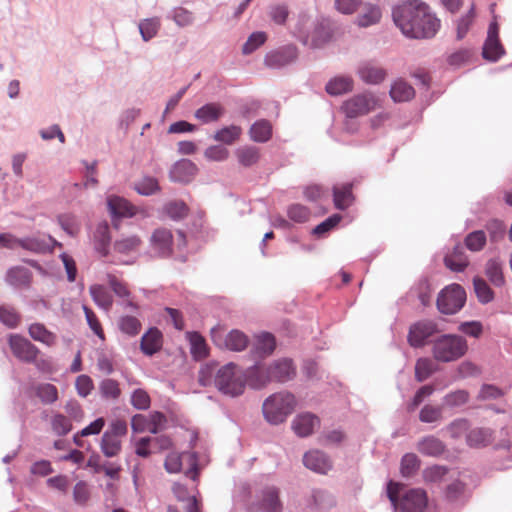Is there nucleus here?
<instances>
[{
  "label": "nucleus",
  "instance_id": "nucleus-1",
  "mask_svg": "<svg viewBox=\"0 0 512 512\" xmlns=\"http://www.w3.org/2000/svg\"><path fill=\"white\" fill-rule=\"evenodd\" d=\"M395 25L403 35L413 39L432 38L440 27V21L421 0H409L392 11Z\"/></svg>",
  "mask_w": 512,
  "mask_h": 512
},
{
  "label": "nucleus",
  "instance_id": "nucleus-2",
  "mask_svg": "<svg viewBox=\"0 0 512 512\" xmlns=\"http://www.w3.org/2000/svg\"><path fill=\"white\" fill-rule=\"evenodd\" d=\"M402 485L390 481L387 486V495L396 510L400 512H423L428 504L425 490L412 488L400 493Z\"/></svg>",
  "mask_w": 512,
  "mask_h": 512
},
{
  "label": "nucleus",
  "instance_id": "nucleus-3",
  "mask_svg": "<svg viewBox=\"0 0 512 512\" xmlns=\"http://www.w3.org/2000/svg\"><path fill=\"white\" fill-rule=\"evenodd\" d=\"M214 384L218 391L226 396H240L246 386L245 373L236 364L228 363L217 370Z\"/></svg>",
  "mask_w": 512,
  "mask_h": 512
},
{
  "label": "nucleus",
  "instance_id": "nucleus-4",
  "mask_svg": "<svg viewBox=\"0 0 512 512\" xmlns=\"http://www.w3.org/2000/svg\"><path fill=\"white\" fill-rule=\"evenodd\" d=\"M296 407L295 396L287 391H281L269 396L263 403L262 410L265 419L274 425L283 423Z\"/></svg>",
  "mask_w": 512,
  "mask_h": 512
},
{
  "label": "nucleus",
  "instance_id": "nucleus-5",
  "mask_svg": "<svg viewBox=\"0 0 512 512\" xmlns=\"http://www.w3.org/2000/svg\"><path fill=\"white\" fill-rule=\"evenodd\" d=\"M466 340L458 335H443L436 339L432 346L434 359L440 362H451L461 358L467 352Z\"/></svg>",
  "mask_w": 512,
  "mask_h": 512
},
{
  "label": "nucleus",
  "instance_id": "nucleus-6",
  "mask_svg": "<svg viewBox=\"0 0 512 512\" xmlns=\"http://www.w3.org/2000/svg\"><path fill=\"white\" fill-rule=\"evenodd\" d=\"M378 106V98L373 93L364 92L344 101L341 110L346 117L357 118L369 114Z\"/></svg>",
  "mask_w": 512,
  "mask_h": 512
},
{
  "label": "nucleus",
  "instance_id": "nucleus-7",
  "mask_svg": "<svg viewBox=\"0 0 512 512\" xmlns=\"http://www.w3.org/2000/svg\"><path fill=\"white\" fill-rule=\"evenodd\" d=\"M210 336L216 346L231 351H243L249 343L248 337L242 331L234 329L226 333L220 325L211 329Z\"/></svg>",
  "mask_w": 512,
  "mask_h": 512
},
{
  "label": "nucleus",
  "instance_id": "nucleus-8",
  "mask_svg": "<svg viewBox=\"0 0 512 512\" xmlns=\"http://www.w3.org/2000/svg\"><path fill=\"white\" fill-rule=\"evenodd\" d=\"M465 301L464 289L458 284H453L441 291L437 298V307L443 314H455L464 306Z\"/></svg>",
  "mask_w": 512,
  "mask_h": 512
},
{
  "label": "nucleus",
  "instance_id": "nucleus-9",
  "mask_svg": "<svg viewBox=\"0 0 512 512\" xmlns=\"http://www.w3.org/2000/svg\"><path fill=\"white\" fill-rule=\"evenodd\" d=\"M186 460L190 464V468L185 472L186 476L192 480H197L199 476V469L197 464V457L194 453L170 452L165 459V469L169 473H178L182 468V461Z\"/></svg>",
  "mask_w": 512,
  "mask_h": 512
},
{
  "label": "nucleus",
  "instance_id": "nucleus-10",
  "mask_svg": "<svg viewBox=\"0 0 512 512\" xmlns=\"http://www.w3.org/2000/svg\"><path fill=\"white\" fill-rule=\"evenodd\" d=\"M8 343L12 354L25 363L35 362L36 357H38L40 353L39 349L34 344L18 334L10 335Z\"/></svg>",
  "mask_w": 512,
  "mask_h": 512
},
{
  "label": "nucleus",
  "instance_id": "nucleus-11",
  "mask_svg": "<svg viewBox=\"0 0 512 512\" xmlns=\"http://www.w3.org/2000/svg\"><path fill=\"white\" fill-rule=\"evenodd\" d=\"M436 331L437 326L434 322L428 320L418 321L409 328L408 343L414 348L423 347L427 339L434 335Z\"/></svg>",
  "mask_w": 512,
  "mask_h": 512
},
{
  "label": "nucleus",
  "instance_id": "nucleus-12",
  "mask_svg": "<svg viewBox=\"0 0 512 512\" xmlns=\"http://www.w3.org/2000/svg\"><path fill=\"white\" fill-rule=\"evenodd\" d=\"M505 50L499 39V25L496 20L490 23L487 38L483 46V57L489 61H497Z\"/></svg>",
  "mask_w": 512,
  "mask_h": 512
},
{
  "label": "nucleus",
  "instance_id": "nucleus-13",
  "mask_svg": "<svg viewBox=\"0 0 512 512\" xmlns=\"http://www.w3.org/2000/svg\"><path fill=\"white\" fill-rule=\"evenodd\" d=\"M150 246L158 257L166 258L173 252V235L167 228H157L150 237Z\"/></svg>",
  "mask_w": 512,
  "mask_h": 512
},
{
  "label": "nucleus",
  "instance_id": "nucleus-14",
  "mask_svg": "<svg viewBox=\"0 0 512 512\" xmlns=\"http://www.w3.org/2000/svg\"><path fill=\"white\" fill-rule=\"evenodd\" d=\"M106 281L113 293L122 300V304L125 307L138 309V305L133 300L132 293L127 282L113 273H107Z\"/></svg>",
  "mask_w": 512,
  "mask_h": 512
},
{
  "label": "nucleus",
  "instance_id": "nucleus-15",
  "mask_svg": "<svg viewBox=\"0 0 512 512\" xmlns=\"http://www.w3.org/2000/svg\"><path fill=\"white\" fill-rule=\"evenodd\" d=\"M55 246L62 247V244L51 236H32L20 239L19 241V247L33 253L50 252Z\"/></svg>",
  "mask_w": 512,
  "mask_h": 512
},
{
  "label": "nucleus",
  "instance_id": "nucleus-16",
  "mask_svg": "<svg viewBox=\"0 0 512 512\" xmlns=\"http://www.w3.org/2000/svg\"><path fill=\"white\" fill-rule=\"evenodd\" d=\"M357 74L363 82L371 85L381 83L387 76L386 70L372 61L361 63L357 69Z\"/></svg>",
  "mask_w": 512,
  "mask_h": 512
},
{
  "label": "nucleus",
  "instance_id": "nucleus-17",
  "mask_svg": "<svg viewBox=\"0 0 512 512\" xmlns=\"http://www.w3.org/2000/svg\"><path fill=\"white\" fill-rule=\"evenodd\" d=\"M141 245L142 240L138 235H123L114 241L113 250L121 257H130L138 253Z\"/></svg>",
  "mask_w": 512,
  "mask_h": 512
},
{
  "label": "nucleus",
  "instance_id": "nucleus-18",
  "mask_svg": "<svg viewBox=\"0 0 512 512\" xmlns=\"http://www.w3.org/2000/svg\"><path fill=\"white\" fill-rule=\"evenodd\" d=\"M320 424L319 418L311 413H302L297 415L292 421V429L299 437L311 435Z\"/></svg>",
  "mask_w": 512,
  "mask_h": 512
},
{
  "label": "nucleus",
  "instance_id": "nucleus-19",
  "mask_svg": "<svg viewBox=\"0 0 512 512\" xmlns=\"http://www.w3.org/2000/svg\"><path fill=\"white\" fill-rule=\"evenodd\" d=\"M162 345L163 335L158 328L153 327L142 336L140 349L145 355L152 356L161 350Z\"/></svg>",
  "mask_w": 512,
  "mask_h": 512
},
{
  "label": "nucleus",
  "instance_id": "nucleus-20",
  "mask_svg": "<svg viewBox=\"0 0 512 512\" xmlns=\"http://www.w3.org/2000/svg\"><path fill=\"white\" fill-rule=\"evenodd\" d=\"M245 373L246 383L254 389H260L265 387L268 383L273 381L271 377L270 366L265 368L263 366L256 365L249 368Z\"/></svg>",
  "mask_w": 512,
  "mask_h": 512
},
{
  "label": "nucleus",
  "instance_id": "nucleus-21",
  "mask_svg": "<svg viewBox=\"0 0 512 512\" xmlns=\"http://www.w3.org/2000/svg\"><path fill=\"white\" fill-rule=\"evenodd\" d=\"M304 465L317 473L326 474L331 469L329 458L319 450L307 452L303 457Z\"/></svg>",
  "mask_w": 512,
  "mask_h": 512
},
{
  "label": "nucleus",
  "instance_id": "nucleus-22",
  "mask_svg": "<svg viewBox=\"0 0 512 512\" xmlns=\"http://www.w3.org/2000/svg\"><path fill=\"white\" fill-rule=\"evenodd\" d=\"M107 206L114 217H132L137 213V208L120 196H109L107 198Z\"/></svg>",
  "mask_w": 512,
  "mask_h": 512
},
{
  "label": "nucleus",
  "instance_id": "nucleus-23",
  "mask_svg": "<svg viewBox=\"0 0 512 512\" xmlns=\"http://www.w3.org/2000/svg\"><path fill=\"white\" fill-rule=\"evenodd\" d=\"M225 113L223 105L217 102L207 103L198 108L194 116L202 124L217 122Z\"/></svg>",
  "mask_w": 512,
  "mask_h": 512
},
{
  "label": "nucleus",
  "instance_id": "nucleus-24",
  "mask_svg": "<svg viewBox=\"0 0 512 512\" xmlns=\"http://www.w3.org/2000/svg\"><path fill=\"white\" fill-rule=\"evenodd\" d=\"M110 242L111 236L108 224L106 222L98 224L93 235V244L101 257L109 255Z\"/></svg>",
  "mask_w": 512,
  "mask_h": 512
},
{
  "label": "nucleus",
  "instance_id": "nucleus-25",
  "mask_svg": "<svg viewBox=\"0 0 512 512\" xmlns=\"http://www.w3.org/2000/svg\"><path fill=\"white\" fill-rule=\"evenodd\" d=\"M259 509L264 512H281L282 503L279 498V490L276 487L265 488L259 500Z\"/></svg>",
  "mask_w": 512,
  "mask_h": 512
},
{
  "label": "nucleus",
  "instance_id": "nucleus-26",
  "mask_svg": "<svg viewBox=\"0 0 512 512\" xmlns=\"http://www.w3.org/2000/svg\"><path fill=\"white\" fill-rule=\"evenodd\" d=\"M493 440V431L484 427L471 429L466 435V443L471 448L486 447L490 445Z\"/></svg>",
  "mask_w": 512,
  "mask_h": 512
},
{
  "label": "nucleus",
  "instance_id": "nucleus-27",
  "mask_svg": "<svg viewBox=\"0 0 512 512\" xmlns=\"http://www.w3.org/2000/svg\"><path fill=\"white\" fill-rule=\"evenodd\" d=\"M273 381L286 382L295 376V367L292 360L280 359L270 365Z\"/></svg>",
  "mask_w": 512,
  "mask_h": 512
},
{
  "label": "nucleus",
  "instance_id": "nucleus-28",
  "mask_svg": "<svg viewBox=\"0 0 512 512\" xmlns=\"http://www.w3.org/2000/svg\"><path fill=\"white\" fill-rule=\"evenodd\" d=\"M196 172L197 167L195 164L190 160L184 159L173 166L170 172V178L175 182L187 183L192 180Z\"/></svg>",
  "mask_w": 512,
  "mask_h": 512
},
{
  "label": "nucleus",
  "instance_id": "nucleus-29",
  "mask_svg": "<svg viewBox=\"0 0 512 512\" xmlns=\"http://www.w3.org/2000/svg\"><path fill=\"white\" fill-rule=\"evenodd\" d=\"M444 263L450 270L462 272L469 265V260L464 252V248L460 244H457L452 252L444 257Z\"/></svg>",
  "mask_w": 512,
  "mask_h": 512
},
{
  "label": "nucleus",
  "instance_id": "nucleus-30",
  "mask_svg": "<svg viewBox=\"0 0 512 512\" xmlns=\"http://www.w3.org/2000/svg\"><path fill=\"white\" fill-rule=\"evenodd\" d=\"M445 449V444L432 435L423 437L417 443V450L426 456L438 457L444 453Z\"/></svg>",
  "mask_w": 512,
  "mask_h": 512
},
{
  "label": "nucleus",
  "instance_id": "nucleus-31",
  "mask_svg": "<svg viewBox=\"0 0 512 512\" xmlns=\"http://www.w3.org/2000/svg\"><path fill=\"white\" fill-rule=\"evenodd\" d=\"M296 58V49L294 47H286L282 50L269 53L265 57V64L271 68L283 67Z\"/></svg>",
  "mask_w": 512,
  "mask_h": 512
},
{
  "label": "nucleus",
  "instance_id": "nucleus-32",
  "mask_svg": "<svg viewBox=\"0 0 512 512\" xmlns=\"http://www.w3.org/2000/svg\"><path fill=\"white\" fill-rule=\"evenodd\" d=\"M354 81L350 76H336L328 81L325 90L329 95L338 96L353 90Z\"/></svg>",
  "mask_w": 512,
  "mask_h": 512
},
{
  "label": "nucleus",
  "instance_id": "nucleus-33",
  "mask_svg": "<svg viewBox=\"0 0 512 512\" xmlns=\"http://www.w3.org/2000/svg\"><path fill=\"white\" fill-rule=\"evenodd\" d=\"M89 293L95 304L108 311L113 305V296L108 289L101 284H93L89 287Z\"/></svg>",
  "mask_w": 512,
  "mask_h": 512
},
{
  "label": "nucleus",
  "instance_id": "nucleus-34",
  "mask_svg": "<svg viewBox=\"0 0 512 512\" xmlns=\"http://www.w3.org/2000/svg\"><path fill=\"white\" fill-rule=\"evenodd\" d=\"M382 12L379 6L374 4H365L363 11L357 17V24L360 27H369L380 22Z\"/></svg>",
  "mask_w": 512,
  "mask_h": 512
},
{
  "label": "nucleus",
  "instance_id": "nucleus-35",
  "mask_svg": "<svg viewBox=\"0 0 512 512\" xmlns=\"http://www.w3.org/2000/svg\"><path fill=\"white\" fill-rule=\"evenodd\" d=\"M390 96L395 102H405L415 96V90L408 82L398 79L391 86Z\"/></svg>",
  "mask_w": 512,
  "mask_h": 512
},
{
  "label": "nucleus",
  "instance_id": "nucleus-36",
  "mask_svg": "<svg viewBox=\"0 0 512 512\" xmlns=\"http://www.w3.org/2000/svg\"><path fill=\"white\" fill-rule=\"evenodd\" d=\"M30 337L38 342H41L49 347L56 344L57 337L54 333L47 330L41 323L31 324L28 328Z\"/></svg>",
  "mask_w": 512,
  "mask_h": 512
},
{
  "label": "nucleus",
  "instance_id": "nucleus-37",
  "mask_svg": "<svg viewBox=\"0 0 512 512\" xmlns=\"http://www.w3.org/2000/svg\"><path fill=\"white\" fill-rule=\"evenodd\" d=\"M334 205L337 209L344 210L353 202L352 184L346 183L341 187L333 188Z\"/></svg>",
  "mask_w": 512,
  "mask_h": 512
},
{
  "label": "nucleus",
  "instance_id": "nucleus-38",
  "mask_svg": "<svg viewBox=\"0 0 512 512\" xmlns=\"http://www.w3.org/2000/svg\"><path fill=\"white\" fill-rule=\"evenodd\" d=\"M7 280L16 287H29L32 281V273L25 267H14L9 270Z\"/></svg>",
  "mask_w": 512,
  "mask_h": 512
},
{
  "label": "nucleus",
  "instance_id": "nucleus-39",
  "mask_svg": "<svg viewBox=\"0 0 512 512\" xmlns=\"http://www.w3.org/2000/svg\"><path fill=\"white\" fill-rule=\"evenodd\" d=\"M35 395L45 404L50 405L59 399L58 389L51 383H39L34 387Z\"/></svg>",
  "mask_w": 512,
  "mask_h": 512
},
{
  "label": "nucleus",
  "instance_id": "nucleus-40",
  "mask_svg": "<svg viewBox=\"0 0 512 512\" xmlns=\"http://www.w3.org/2000/svg\"><path fill=\"white\" fill-rule=\"evenodd\" d=\"M187 338L191 344V354L196 359H204L209 354V349L204 337L198 332H188Z\"/></svg>",
  "mask_w": 512,
  "mask_h": 512
},
{
  "label": "nucleus",
  "instance_id": "nucleus-41",
  "mask_svg": "<svg viewBox=\"0 0 512 512\" xmlns=\"http://www.w3.org/2000/svg\"><path fill=\"white\" fill-rule=\"evenodd\" d=\"M485 274L489 281L496 287L505 284V278L502 270V264L497 259H490L486 263Z\"/></svg>",
  "mask_w": 512,
  "mask_h": 512
},
{
  "label": "nucleus",
  "instance_id": "nucleus-42",
  "mask_svg": "<svg viewBox=\"0 0 512 512\" xmlns=\"http://www.w3.org/2000/svg\"><path fill=\"white\" fill-rule=\"evenodd\" d=\"M250 137L255 142H267L272 136V126L267 120H259L250 128Z\"/></svg>",
  "mask_w": 512,
  "mask_h": 512
},
{
  "label": "nucleus",
  "instance_id": "nucleus-43",
  "mask_svg": "<svg viewBox=\"0 0 512 512\" xmlns=\"http://www.w3.org/2000/svg\"><path fill=\"white\" fill-rule=\"evenodd\" d=\"M100 448L102 453L106 457H115L117 456L122 448V442L120 438L110 435L109 433L103 434L100 442Z\"/></svg>",
  "mask_w": 512,
  "mask_h": 512
},
{
  "label": "nucleus",
  "instance_id": "nucleus-44",
  "mask_svg": "<svg viewBox=\"0 0 512 512\" xmlns=\"http://www.w3.org/2000/svg\"><path fill=\"white\" fill-rule=\"evenodd\" d=\"M235 154L239 163L244 167L256 164L260 158L259 149L253 146L238 148Z\"/></svg>",
  "mask_w": 512,
  "mask_h": 512
},
{
  "label": "nucleus",
  "instance_id": "nucleus-45",
  "mask_svg": "<svg viewBox=\"0 0 512 512\" xmlns=\"http://www.w3.org/2000/svg\"><path fill=\"white\" fill-rule=\"evenodd\" d=\"M52 431L58 436L67 435L72 430L70 418L61 413H54L50 419Z\"/></svg>",
  "mask_w": 512,
  "mask_h": 512
},
{
  "label": "nucleus",
  "instance_id": "nucleus-46",
  "mask_svg": "<svg viewBox=\"0 0 512 512\" xmlns=\"http://www.w3.org/2000/svg\"><path fill=\"white\" fill-rule=\"evenodd\" d=\"M241 134V127L237 125H230L218 130L214 135V139L218 142L231 145L240 138Z\"/></svg>",
  "mask_w": 512,
  "mask_h": 512
},
{
  "label": "nucleus",
  "instance_id": "nucleus-47",
  "mask_svg": "<svg viewBox=\"0 0 512 512\" xmlns=\"http://www.w3.org/2000/svg\"><path fill=\"white\" fill-rule=\"evenodd\" d=\"M118 327L122 333L134 337L141 331L142 324L138 318L125 315L119 318Z\"/></svg>",
  "mask_w": 512,
  "mask_h": 512
},
{
  "label": "nucleus",
  "instance_id": "nucleus-48",
  "mask_svg": "<svg viewBox=\"0 0 512 512\" xmlns=\"http://www.w3.org/2000/svg\"><path fill=\"white\" fill-rule=\"evenodd\" d=\"M436 370L435 363L430 358H419L415 364V379L423 382L428 379Z\"/></svg>",
  "mask_w": 512,
  "mask_h": 512
},
{
  "label": "nucleus",
  "instance_id": "nucleus-49",
  "mask_svg": "<svg viewBox=\"0 0 512 512\" xmlns=\"http://www.w3.org/2000/svg\"><path fill=\"white\" fill-rule=\"evenodd\" d=\"M470 429V422L466 418H458L446 426V431L452 439H460L464 434L467 435Z\"/></svg>",
  "mask_w": 512,
  "mask_h": 512
},
{
  "label": "nucleus",
  "instance_id": "nucleus-50",
  "mask_svg": "<svg viewBox=\"0 0 512 512\" xmlns=\"http://www.w3.org/2000/svg\"><path fill=\"white\" fill-rule=\"evenodd\" d=\"M420 467V460L414 453H407L401 459L400 472L403 477H411Z\"/></svg>",
  "mask_w": 512,
  "mask_h": 512
},
{
  "label": "nucleus",
  "instance_id": "nucleus-51",
  "mask_svg": "<svg viewBox=\"0 0 512 512\" xmlns=\"http://www.w3.org/2000/svg\"><path fill=\"white\" fill-rule=\"evenodd\" d=\"M276 347V341L272 334L262 333L257 336L256 352L261 356L271 354Z\"/></svg>",
  "mask_w": 512,
  "mask_h": 512
},
{
  "label": "nucleus",
  "instance_id": "nucleus-52",
  "mask_svg": "<svg viewBox=\"0 0 512 512\" xmlns=\"http://www.w3.org/2000/svg\"><path fill=\"white\" fill-rule=\"evenodd\" d=\"M474 290L478 300L483 303H489L494 298V292L489 285L480 277H475L473 280Z\"/></svg>",
  "mask_w": 512,
  "mask_h": 512
},
{
  "label": "nucleus",
  "instance_id": "nucleus-53",
  "mask_svg": "<svg viewBox=\"0 0 512 512\" xmlns=\"http://www.w3.org/2000/svg\"><path fill=\"white\" fill-rule=\"evenodd\" d=\"M311 212L308 207L302 204H292L287 208L288 218L295 223H305L309 220Z\"/></svg>",
  "mask_w": 512,
  "mask_h": 512
},
{
  "label": "nucleus",
  "instance_id": "nucleus-54",
  "mask_svg": "<svg viewBox=\"0 0 512 512\" xmlns=\"http://www.w3.org/2000/svg\"><path fill=\"white\" fill-rule=\"evenodd\" d=\"M99 391L103 398L116 400L121 395L119 383L114 379H104L99 384Z\"/></svg>",
  "mask_w": 512,
  "mask_h": 512
},
{
  "label": "nucleus",
  "instance_id": "nucleus-55",
  "mask_svg": "<svg viewBox=\"0 0 512 512\" xmlns=\"http://www.w3.org/2000/svg\"><path fill=\"white\" fill-rule=\"evenodd\" d=\"M486 234L482 230H477L469 233L465 237V246L473 252L480 251L486 245Z\"/></svg>",
  "mask_w": 512,
  "mask_h": 512
},
{
  "label": "nucleus",
  "instance_id": "nucleus-56",
  "mask_svg": "<svg viewBox=\"0 0 512 512\" xmlns=\"http://www.w3.org/2000/svg\"><path fill=\"white\" fill-rule=\"evenodd\" d=\"M442 417V408L430 404L423 406L419 413V420L423 423L438 422Z\"/></svg>",
  "mask_w": 512,
  "mask_h": 512
},
{
  "label": "nucleus",
  "instance_id": "nucleus-57",
  "mask_svg": "<svg viewBox=\"0 0 512 512\" xmlns=\"http://www.w3.org/2000/svg\"><path fill=\"white\" fill-rule=\"evenodd\" d=\"M413 292L417 295L423 306H428L430 304L432 287L427 279H421L413 288Z\"/></svg>",
  "mask_w": 512,
  "mask_h": 512
},
{
  "label": "nucleus",
  "instance_id": "nucleus-58",
  "mask_svg": "<svg viewBox=\"0 0 512 512\" xmlns=\"http://www.w3.org/2000/svg\"><path fill=\"white\" fill-rule=\"evenodd\" d=\"M160 28V21L157 18L145 19L140 22L139 30L143 40L152 39Z\"/></svg>",
  "mask_w": 512,
  "mask_h": 512
},
{
  "label": "nucleus",
  "instance_id": "nucleus-59",
  "mask_svg": "<svg viewBox=\"0 0 512 512\" xmlns=\"http://www.w3.org/2000/svg\"><path fill=\"white\" fill-rule=\"evenodd\" d=\"M469 400V393L465 390H456L448 393L443 398V404L447 407H459L466 404Z\"/></svg>",
  "mask_w": 512,
  "mask_h": 512
},
{
  "label": "nucleus",
  "instance_id": "nucleus-60",
  "mask_svg": "<svg viewBox=\"0 0 512 512\" xmlns=\"http://www.w3.org/2000/svg\"><path fill=\"white\" fill-rule=\"evenodd\" d=\"M58 222L61 228L70 236L77 235L80 230V223L72 214L59 215Z\"/></svg>",
  "mask_w": 512,
  "mask_h": 512
},
{
  "label": "nucleus",
  "instance_id": "nucleus-61",
  "mask_svg": "<svg viewBox=\"0 0 512 512\" xmlns=\"http://www.w3.org/2000/svg\"><path fill=\"white\" fill-rule=\"evenodd\" d=\"M435 391L433 385H424L420 387L415 393L413 399L407 404V410L413 412L425 398L430 397Z\"/></svg>",
  "mask_w": 512,
  "mask_h": 512
},
{
  "label": "nucleus",
  "instance_id": "nucleus-62",
  "mask_svg": "<svg viewBox=\"0 0 512 512\" xmlns=\"http://www.w3.org/2000/svg\"><path fill=\"white\" fill-rule=\"evenodd\" d=\"M165 212L172 219H182L188 214V207L183 201H171L165 205Z\"/></svg>",
  "mask_w": 512,
  "mask_h": 512
},
{
  "label": "nucleus",
  "instance_id": "nucleus-63",
  "mask_svg": "<svg viewBox=\"0 0 512 512\" xmlns=\"http://www.w3.org/2000/svg\"><path fill=\"white\" fill-rule=\"evenodd\" d=\"M135 189L139 194L149 196L159 191L160 187L155 178L145 177L136 184Z\"/></svg>",
  "mask_w": 512,
  "mask_h": 512
},
{
  "label": "nucleus",
  "instance_id": "nucleus-64",
  "mask_svg": "<svg viewBox=\"0 0 512 512\" xmlns=\"http://www.w3.org/2000/svg\"><path fill=\"white\" fill-rule=\"evenodd\" d=\"M269 16L275 24L284 25L289 16L288 6L286 4L272 5L269 9Z\"/></svg>",
  "mask_w": 512,
  "mask_h": 512
}]
</instances>
